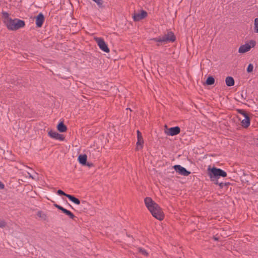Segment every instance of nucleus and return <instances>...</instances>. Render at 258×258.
Wrapping results in <instances>:
<instances>
[{"label": "nucleus", "mask_w": 258, "mask_h": 258, "mask_svg": "<svg viewBox=\"0 0 258 258\" xmlns=\"http://www.w3.org/2000/svg\"><path fill=\"white\" fill-rule=\"evenodd\" d=\"M254 31L255 33H258V18L254 19Z\"/></svg>", "instance_id": "obj_21"}, {"label": "nucleus", "mask_w": 258, "mask_h": 258, "mask_svg": "<svg viewBox=\"0 0 258 258\" xmlns=\"http://www.w3.org/2000/svg\"><path fill=\"white\" fill-rule=\"evenodd\" d=\"M157 45H158V46H159V45H160V44H159V43L157 44Z\"/></svg>", "instance_id": "obj_41"}, {"label": "nucleus", "mask_w": 258, "mask_h": 258, "mask_svg": "<svg viewBox=\"0 0 258 258\" xmlns=\"http://www.w3.org/2000/svg\"><path fill=\"white\" fill-rule=\"evenodd\" d=\"M5 188V185L1 181H0V189H3Z\"/></svg>", "instance_id": "obj_35"}, {"label": "nucleus", "mask_w": 258, "mask_h": 258, "mask_svg": "<svg viewBox=\"0 0 258 258\" xmlns=\"http://www.w3.org/2000/svg\"><path fill=\"white\" fill-rule=\"evenodd\" d=\"M29 177L33 178V177L30 174H29Z\"/></svg>", "instance_id": "obj_39"}, {"label": "nucleus", "mask_w": 258, "mask_h": 258, "mask_svg": "<svg viewBox=\"0 0 258 258\" xmlns=\"http://www.w3.org/2000/svg\"><path fill=\"white\" fill-rule=\"evenodd\" d=\"M247 97V93L244 90L242 91L240 94V99L241 100H245Z\"/></svg>", "instance_id": "obj_23"}, {"label": "nucleus", "mask_w": 258, "mask_h": 258, "mask_svg": "<svg viewBox=\"0 0 258 258\" xmlns=\"http://www.w3.org/2000/svg\"><path fill=\"white\" fill-rule=\"evenodd\" d=\"M236 111L237 112V113L243 115L244 116V117H246V116H248V114L246 113V112L243 109H237Z\"/></svg>", "instance_id": "obj_22"}, {"label": "nucleus", "mask_w": 258, "mask_h": 258, "mask_svg": "<svg viewBox=\"0 0 258 258\" xmlns=\"http://www.w3.org/2000/svg\"><path fill=\"white\" fill-rule=\"evenodd\" d=\"M147 16V12L142 10L140 13H134L133 18L134 20L137 22L145 18Z\"/></svg>", "instance_id": "obj_8"}, {"label": "nucleus", "mask_w": 258, "mask_h": 258, "mask_svg": "<svg viewBox=\"0 0 258 258\" xmlns=\"http://www.w3.org/2000/svg\"><path fill=\"white\" fill-rule=\"evenodd\" d=\"M213 239L215 241H218L219 240V238L217 237H216V236H213Z\"/></svg>", "instance_id": "obj_37"}, {"label": "nucleus", "mask_w": 258, "mask_h": 258, "mask_svg": "<svg viewBox=\"0 0 258 258\" xmlns=\"http://www.w3.org/2000/svg\"><path fill=\"white\" fill-rule=\"evenodd\" d=\"M208 174L211 181L214 184H218V179L220 177H225L227 176V173L220 168L209 166L208 168Z\"/></svg>", "instance_id": "obj_2"}, {"label": "nucleus", "mask_w": 258, "mask_h": 258, "mask_svg": "<svg viewBox=\"0 0 258 258\" xmlns=\"http://www.w3.org/2000/svg\"><path fill=\"white\" fill-rule=\"evenodd\" d=\"M66 197H67L71 201H72L76 205H80L81 204L79 199L76 198L75 196L73 195L69 194L68 195V196H66Z\"/></svg>", "instance_id": "obj_15"}, {"label": "nucleus", "mask_w": 258, "mask_h": 258, "mask_svg": "<svg viewBox=\"0 0 258 258\" xmlns=\"http://www.w3.org/2000/svg\"><path fill=\"white\" fill-rule=\"evenodd\" d=\"M251 48V46L248 43H246L240 46L238 49V52L244 53L248 51Z\"/></svg>", "instance_id": "obj_11"}, {"label": "nucleus", "mask_w": 258, "mask_h": 258, "mask_svg": "<svg viewBox=\"0 0 258 258\" xmlns=\"http://www.w3.org/2000/svg\"><path fill=\"white\" fill-rule=\"evenodd\" d=\"M253 69V66L251 63H249L247 68V72L251 73L252 72Z\"/></svg>", "instance_id": "obj_27"}, {"label": "nucleus", "mask_w": 258, "mask_h": 258, "mask_svg": "<svg viewBox=\"0 0 258 258\" xmlns=\"http://www.w3.org/2000/svg\"><path fill=\"white\" fill-rule=\"evenodd\" d=\"M138 251L140 253H142L143 255L145 256H147L148 255V253L147 252V251L142 248H139Z\"/></svg>", "instance_id": "obj_25"}, {"label": "nucleus", "mask_w": 258, "mask_h": 258, "mask_svg": "<svg viewBox=\"0 0 258 258\" xmlns=\"http://www.w3.org/2000/svg\"><path fill=\"white\" fill-rule=\"evenodd\" d=\"M215 83V79L212 76H209L205 82V84L207 85H212Z\"/></svg>", "instance_id": "obj_18"}, {"label": "nucleus", "mask_w": 258, "mask_h": 258, "mask_svg": "<svg viewBox=\"0 0 258 258\" xmlns=\"http://www.w3.org/2000/svg\"><path fill=\"white\" fill-rule=\"evenodd\" d=\"M56 140H58L59 141H63L64 140V137L62 135L59 134L56 138Z\"/></svg>", "instance_id": "obj_31"}, {"label": "nucleus", "mask_w": 258, "mask_h": 258, "mask_svg": "<svg viewBox=\"0 0 258 258\" xmlns=\"http://www.w3.org/2000/svg\"><path fill=\"white\" fill-rule=\"evenodd\" d=\"M165 133L168 136H174L179 134L180 132V128L178 126L172 127L169 128H167V126L165 125Z\"/></svg>", "instance_id": "obj_6"}, {"label": "nucleus", "mask_w": 258, "mask_h": 258, "mask_svg": "<svg viewBox=\"0 0 258 258\" xmlns=\"http://www.w3.org/2000/svg\"><path fill=\"white\" fill-rule=\"evenodd\" d=\"M130 110L131 111H132L131 109H130V108H126V110Z\"/></svg>", "instance_id": "obj_40"}, {"label": "nucleus", "mask_w": 258, "mask_h": 258, "mask_svg": "<svg viewBox=\"0 0 258 258\" xmlns=\"http://www.w3.org/2000/svg\"><path fill=\"white\" fill-rule=\"evenodd\" d=\"M36 25L37 28H41L44 22L45 18L42 13H40L36 17Z\"/></svg>", "instance_id": "obj_9"}, {"label": "nucleus", "mask_w": 258, "mask_h": 258, "mask_svg": "<svg viewBox=\"0 0 258 258\" xmlns=\"http://www.w3.org/2000/svg\"><path fill=\"white\" fill-rule=\"evenodd\" d=\"M241 125L244 128H247L250 123V118L249 116H246L245 118L241 121Z\"/></svg>", "instance_id": "obj_13"}, {"label": "nucleus", "mask_w": 258, "mask_h": 258, "mask_svg": "<svg viewBox=\"0 0 258 258\" xmlns=\"http://www.w3.org/2000/svg\"><path fill=\"white\" fill-rule=\"evenodd\" d=\"M58 133L55 132V131H53L52 130H50L49 132H48V135L49 136H50L51 138H53V139H56L57 136H58Z\"/></svg>", "instance_id": "obj_19"}, {"label": "nucleus", "mask_w": 258, "mask_h": 258, "mask_svg": "<svg viewBox=\"0 0 258 258\" xmlns=\"http://www.w3.org/2000/svg\"><path fill=\"white\" fill-rule=\"evenodd\" d=\"M224 185H228L229 184V182H227V183H224Z\"/></svg>", "instance_id": "obj_38"}, {"label": "nucleus", "mask_w": 258, "mask_h": 258, "mask_svg": "<svg viewBox=\"0 0 258 258\" xmlns=\"http://www.w3.org/2000/svg\"><path fill=\"white\" fill-rule=\"evenodd\" d=\"M92 1H93L94 0H92Z\"/></svg>", "instance_id": "obj_42"}, {"label": "nucleus", "mask_w": 258, "mask_h": 258, "mask_svg": "<svg viewBox=\"0 0 258 258\" xmlns=\"http://www.w3.org/2000/svg\"><path fill=\"white\" fill-rule=\"evenodd\" d=\"M2 15L3 17L4 18V23L6 24V22L8 19H12L11 18L9 17V14L8 13L6 12H2Z\"/></svg>", "instance_id": "obj_20"}, {"label": "nucleus", "mask_w": 258, "mask_h": 258, "mask_svg": "<svg viewBox=\"0 0 258 258\" xmlns=\"http://www.w3.org/2000/svg\"><path fill=\"white\" fill-rule=\"evenodd\" d=\"M96 42H97L100 49L105 52H109V49L108 45L105 43L104 39L102 38L97 37L95 38Z\"/></svg>", "instance_id": "obj_5"}, {"label": "nucleus", "mask_w": 258, "mask_h": 258, "mask_svg": "<svg viewBox=\"0 0 258 258\" xmlns=\"http://www.w3.org/2000/svg\"><path fill=\"white\" fill-rule=\"evenodd\" d=\"M88 205V203L87 202H86V201H82V203H81L82 206L85 207H86V206H87Z\"/></svg>", "instance_id": "obj_33"}, {"label": "nucleus", "mask_w": 258, "mask_h": 258, "mask_svg": "<svg viewBox=\"0 0 258 258\" xmlns=\"http://www.w3.org/2000/svg\"><path fill=\"white\" fill-rule=\"evenodd\" d=\"M78 160L80 164L85 165L87 162V156L86 154H80L79 155Z\"/></svg>", "instance_id": "obj_12"}, {"label": "nucleus", "mask_w": 258, "mask_h": 258, "mask_svg": "<svg viewBox=\"0 0 258 258\" xmlns=\"http://www.w3.org/2000/svg\"><path fill=\"white\" fill-rule=\"evenodd\" d=\"M57 130L60 133L66 132L67 130V126L64 124L63 121L58 123L57 125Z\"/></svg>", "instance_id": "obj_14"}, {"label": "nucleus", "mask_w": 258, "mask_h": 258, "mask_svg": "<svg viewBox=\"0 0 258 258\" xmlns=\"http://www.w3.org/2000/svg\"><path fill=\"white\" fill-rule=\"evenodd\" d=\"M67 216H68L72 219H74L75 217V216L71 211L69 212Z\"/></svg>", "instance_id": "obj_32"}, {"label": "nucleus", "mask_w": 258, "mask_h": 258, "mask_svg": "<svg viewBox=\"0 0 258 258\" xmlns=\"http://www.w3.org/2000/svg\"><path fill=\"white\" fill-rule=\"evenodd\" d=\"M93 1L97 4L99 8H103L104 7L103 5V2L102 0H94Z\"/></svg>", "instance_id": "obj_24"}, {"label": "nucleus", "mask_w": 258, "mask_h": 258, "mask_svg": "<svg viewBox=\"0 0 258 258\" xmlns=\"http://www.w3.org/2000/svg\"><path fill=\"white\" fill-rule=\"evenodd\" d=\"M57 193L58 195L60 196H64L66 197V196H68V194H66L63 191L61 190V189H58L57 191Z\"/></svg>", "instance_id": "obj_28"}, {"label": "nucleus", "mask_w": 258, "mask_h": 258, "mask_svg": "<svg viewBox=\"0 0 258 258\" xmlns=\"http://www.w3.org/2000/svg\"><path fill=\"white\" fill-rule=\"evenodd\" d=\"M84 166H87L90 167H92L93 166V164L92 163H89V162H87L86 163V164Z\"/></svg>", "instance_id": "obj_34"}, {"label": "nucleus", "mask_w": 258, "mask_h": 258, "mask_svg": "<svg viewBox=\"0 0 258 258\" xmlns=\"http://www.w3.org/2000/svg\"><path fill=\"white\" fill-rule=\"evenodd\" d=\"M144 202L146 206L153 217L160 221L164 219V214L162 209L151 198L146 197L144 200Z\"/></svg>", "instance_id": "obj_1"}, {"label": "nucleus", "mask_w": 258, "mask_h": 258, "mask_svg": "<svg viewBox=\"0 0 258 258\" xmlns=\"http://www.w3.org/2000/svg\"><path fill=\"white\" fill-rule=\"evenodd\" d=\"M137 138L138 141L136 143L137 146L136 148V150H139V148L138 147L139 146L140 148L142 149L143 148V145L144 144V140L142 138V134L139 130L137 131Z\"/></svg>", "instance_id": "obj_10"}, {"label": "nucleus", "mask_w": 258, "mask_h": 258, "mask_svg": "<svg viewBox=\"0 0 258 258\" xmlns=\"http://www.w3.org/2000/svg\"><path fill=\"white\" fill-rule=\"evenodd\" d=\"M226 84L228 87L233 86L234 85V80L232 77H227L225 79Z\"/></svg>", "instance_id": "obj_16"}, {"label": "nucleus", "mask_w": 258, "mask_h": 258, "mask_svg": "<svg viewBox=\"0 0 258 258\" xmlns=\"http://www.w3.org/2000/svg\"><path fill=\"white\" fill-rule=\"evenodd\" d=\"M176 39L175 36L172 31H168L163 36H160L158 37L152 38L151 40L159 43L166 44L169 42H174Z\"/></svg>", "instance_id": "obj_4"}, {"label": "nucleus", "mask_w": 258, "mask_h": 258, "mask_svg": "<svg viewBox=\"0 0 258 258\" xmlns=\"http://www.w3.org/2000/svg\"><path fill=\"white\" fill-rule=\"evenodd\" d=\"M218 184L220 186V187L221 188H223V186H224V183H223V182H220V183H219V182H218Z\"/></svg>", "instance_id": "obj_36"}, {"label": "nucleus", "mask_w": 258, "mask_h": 258, "mask_svg": "<svg viewBox=\"0 0 258 258\" xmlns=\"http://www.w3.org/2000/svg\"><path fill=\"white\" fill-rule=\"evenodd\" d=\"M53 206L55 208H57L58 210L61 211V212L65 214L66 215H68L69 212H70V211L67 210L66 209L63 208L62 206H60V205H58L57 204L54 203L53 204Z\"/></svg>", "instance_id": "obj_17"}, {"label": "nucleus", "mask_w": 258, "mask_h": 258, "mask_svg": "<svg viewBox=\"0 0 258 258\" xmlns=\"http://www.w3.org/2000/svg\"><path fill=\"white\" fill-rule=\"evenodd\" d=\"M6 25L8 29L15 31L25 26L24 21L19 19H8L6 22Z\"/></svg>", "instance_id": "obj_3"}, {"label": "nucleus", "mask_w": 258, "mask_h": 258, "mask_svg": "<svg viewBox=\"0 0 258 258\" xmlns=\"http://www.w3.org/2000/svg\"><path fill=\"white\" fill-rule=\"evenodd\" d=\"M6 226V223L4 220L0 219V227L4 228Z\"/></svg>", "instance_id": "obj_30"}, {"label": "nucleus", "mask_w": 258, "mask_h": 258, "mask_svg": "<svg viewBox=\"0 0 258 258\" xmlns=\"http://www.w3.org/2000/svg\"><path fill=\"white\" fill-rule=\"evenodd\" d=\"M173 168L175 171L178 173L179 174L187 176L190 174V172L187 171L184 167L180 165H175L173 166Z\"/></svg>", "instance_id": "obj_7"}, {"label": "nucleus", "mask_w": 258, "mask_h": 258, "mask_svg": "<svg viewBox=\"0 0 258 258\" xmlns=\"http://www.w3.org/2000/svg\"><path fill=\"white\" fill-rule=\"evenodd\" d=\"M248 44L251 46V47H253L256 45V41H254V40H251L249 41Z\"/></svg>", "instance_id": "obj_29"}, {"label": "nucleus", "mask_w": 258, "mask_h": 258, "mask_svg": "<svg viewBox=\"0 0 258 258\" xmlns=\"http://www.w3.org/2000/svg\"><path fill=\"white\" fill-rule=\"evenodd\" d=\"M37 215L38 217L43 218L44 220L46 219V215L45 214H44L42 211H38L37 212Z\"/></svg>", "instance_id": "obj_26"}]
</instances>
